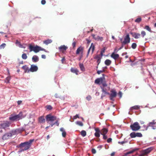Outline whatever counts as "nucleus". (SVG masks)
<instances>
[{"instance_id":"1","label":"nucleus","mask_w":156,"mask_h":156,"mask_svg":"<svg viewBox=\"0 0 156 156\" xmlns=\"http://www.w3.org/2000/svg\"><path fill=\"white\" fill-rule=\"evenodd\" d=\"M21 130L19 129H17L14 131H12V133H8L5 134L2 136V138L5 140L8 139L11 137L12 135H15L16 134L21 133Z\"/></svg>"},{"instance_id":"2","label":"nucleus","mask_w":156,"mask_h":156,"mask_svg":"<svg viewBox=\"0 0 156 156\" xmlns=\"http://www.w3.org/2000/svg\"><path fill=\"white\" fill-rule=\"evenodd\" d=\"M101 87L102 92L101 98L102 99L106 95H110V94L108 92L110 88L107 86V85L105 83H103V86Z\"/></svg>"},{"instance_id":"3","label":"nucleus","mask_w":156,"mask_h":156,"mask_svg":"<svg viewBox=\"0 0 156 156\" xmlns=\"http://www.w3.org/2000/svg\"><path fill=\"white\" fill-rule=\"evenodd\" d=\"M29 48L30 49V51H34L36 53L39 52L40 51H46V50L45 49L37 45L34 46L32 45H30L29 46Z\"/></svg>"},{"instance_id":"4","label":"nucleus","mask_w":156,"mask_h":156,"mask_svg":"<svg viewBox=\"0 0 156 156\" xmlns=\"http://www.w3.org/2000/svg\"><path fill=\"white\" fill-rule=\"evenodd\" d=\"M46 120L48 123L50 124V123H53V121L56 120V118L55 116L49 114L47 115Z\"/></svg>"},{"instance_id":"5","label":"nucleus","mask_w":156,"mask_h":156,"mask_svg":"<svg viewBox=\"0 0 156 156\" xmlns=\"http://www.w3.org/2000/svg\"><path fill=\"white\" fill-rule=\"evenodd\" d=\"M130 127L134 131H136L140 128V126L137 122H135L133 124L131 125Z\"/></svg>"},{"instance_id":"6","label":"nucleus","mask_w":156,"mask_h":156,"mask_svg":"<svg viewBox=\"0 0 156 156\" xmlns=\"http://www.w3.org/2000/svg\"><path fill=\"white\" fill-rule=\"evenodd\" d=\"M122 44L124 45L129 43L130 42V38L129 34H127L124 38V41H122V39H120Z\"/></svg>"},{"instance_id":"7","label":"nucleus","mask_w":156,"mask_h":156,"mask_svg":"<svg viewBox=\"0 0 156 156\" xmlns=\"http://www.w3.org/2000/svg\"><path fill=\"white\" fill-rule=\"evenodd\" d=\"M20 146L22 147L23 148L22 150H21V151L24 150H27L29 149L30 147V145L28 144H27V142H25L23 143H21L20 144Z\"/></svg>"},{"instance_id":"8","label":"nucleus","mask_w":156,"mask_h":156,"mask_svg":"<svg viewBox=\"0 0 156 156\" xmlns=\"http://www.w3.org/2000/svg\"><path fill=\"white\" fill-rule=\"evenodd\" d=\"M105 78L104 77H100L97 79L95 81V83L97 84H103L105 83Z\"/></svg>"},{"instance_id":"9","label":"nucleus","mask_w":156,"mask_h":156,"mask_svg":"<svg viewBox=\"0 0 156 156\" xmlns=\"http://www.w3.org/2000/svg\"><path fill=\"white\" fill-rule=\"evenodd\" d=\"M130 136L131 138H134L136 137H141L142 136V134L140 133L133 132L130 134Z\"/></svg>"},{"instance_id":"10","label":"nucleus","mask_w":156,"mask_h":156,"mask_svg":"<svg viewBox=\"0 0 156 156\" xmlns=\"http://www.w3.org/2000/svg\"><path fill=\"white\" fill-rule=\"evenodd\" d=\"M94 45L93 43H92L91 44L90 47L89 48L88 50L87 56H88L89 53L91 51V54H92L93 53V51L94 50Z\"/></svg>"},{"instance_id":"11","label":"nucleus","mask_w":156,"mask_h":156,"mask_svg":"<svg viewBox=\"0 0 156 156\" xmlns=\"http://www.w3.org/2000/svg\"><path fill=\"white\" fill-rule=\"evenodd\" d=\"M111 93L110 94V99L112 100L113 98L115 97L117 93L114 90H112L111 91Z\"/></svg>"},{"instance_id":"12","label":"nucleus","mask_w":156,"mask_h":156,"mask_svg":"<svg viewBox=\"0 0 156 156\" xmlns=\"http://www.w3.org/2000/svg\"><path fill=\"white\" fill-rule=\"evenodd\" d=\"M153 149V147H150L147 148V149L143 150L142 151V152L144 155L150 153Z\"/></svg>"},{"instance_id":"13","label":"nucleus","mask_w":156,"mask_h":156,"mask_svg":"<svg viewBox=\"0 0 156 156\" xmlns=\"http://www.w3.org/2000/svg\"><path fill=\"white\" fill-rule=\"evenodd\" d=\"M9 123L7 121H6L3 122L1 124V128L5 129L9 126Z\"/></svg>"},{"instance_id":"14","label":"nucleus","mask_w":156,"mask_h":156,"mask_svg":"<svg viewBox=\"0 0 156 156\" xmlns=\"http://www.w3.org/2000/svg\"><path fill=\"white\" fill-rule=\"evenodd\" d=\"M38 69L37 67L34 65H31L30 69V71L32 72L36 71Z\"/></svg>"},{"instance_id":"15","label":"nucleus","mask_w":156,"mask_h":156,"mask_svg":"<svg viewBox=\"0 0 156 156\" xmlns=\"http://www.w3.org/2000/svg\"><path fill=\"white\" fill-rule=\"evenodd\" d=\"M92 35L93 38L96 40L102 41V37H100L98 35L92 34Z\"/></svg>"},{"instance_id":"16","label":"nucleus","mask_w":156,"mask_h":156,"mask_svg":"<svg viewBox=\"0 0 156 156\" xmlns=\"http://www.w3.org/2000/svg\"><path fill=\"white\" fill-rule=\"evenodd\" d=\"M16 116L17 120H19L24 117L23 116L22 113L21 112H20L19 114L16 115Z\"/></svg>"},{"instance_id":"17","label":"nucleus","mask_w":156,"mask_h":156,"mask_svg":"<svg viewBox=\"0 0 156 156\" xmlns=\"http://www.w3.org/2000/svg\"><path fill=\"white\" fill-rule=\"evenodd\" d=\"M111 57L114 59H116L119 57V55L118 54H115L114 52L112 53L111 55Z\"/></svg>"},{"instance_id":"18","label":"nucleus","mask_w":156,"mask_h":156,"mask_svg":"<svg viewBox=\"0 0 156 156\" xmlns=\"http://www.w3.org/2000/svg\"><path fill=\"white\" fill-rule=\"evenodd\" d=\"M16 46L19 47L20 48H25V46H24L23 45L21 44L20 43L18 40L16 41Z\"/></svg>"},{"instance_id":"19","label":"nucleus","mask_w":156,"mask_h":156,"mask_svg":"<svg viewBox=\"0 0 156 156\" xmlns=\"http://www.w3.org/2000/svg\"><path fill=\"white\" fill-rule=\"evenodd\" d=\"M60 131L62 132V135L63 137H65L66 135V133L63 128H61L60 129Z\"/></svg>"},{"instance_id":"20","label":"nucleus","mask_w":156,"mask_h":156,"mask_svg":"<svg viewBox=\"0 0 156 156\" xmlns=\"http://www.w3.org/2000/svg\"><path fill=\"white\" fill-rule=\"evenodd\" d=\"M32 60L33 62H36L38 61L39 58L37 56L34 55L32 58Z\"/></svg>"},{"instance_id":"21","label":"nucleus","mask_w":156,"mask_h":156,"mask_svg":"<svg viewBox=\"0 0 156 156\" xmlns=\"http://www.w3.org/2000/svg\"><path fill=\"white\" fill-rule=\"evenodd\" d=\"M108 131V130L107 129L103 128L101 130V133L102 135H105L107 133Z\"/></svg>"},{"instance_id":"22","label":"nucleus","mask_w":156,"mask_h":156,"mask_svg":"<svg viewBox=\"0 0 156 156\" xmlns=\"http://www.w3.org/2000/svg\"><path fill=\"white\" fill-rule=\"evenodd\" d=\"M132 34L133 36L136 39L139 38L140 35L139 34L136 33H132Z\"/></svg>"},{"instance_id":"23","label":"nucleus","mask_w":156,"mask_h":156,"mask_svg":"<svg viewBox=\"0 0 156 156\" xmlns=\"http://www.w3.org/2000/svg\"><path fill=\"white\" fill-rule=\"evenodd\" d=\"M71 71L72 72L75 73L76 75L78 74V73L79 72V71L77 69H74L73 68H71Z\"/></svg>"},{"instance_id":"24","label":"nucleus","mask_w":156,"mask_h":156,"mask_svg":"<svg viewBox=\"0 0 156 156\" xmlns=\"http://www.w3.org/2000/svg\"><path fill=\"white\" fill-rule=\"evenodd\" d=\"M9 119L11 121L17 120L16 115H12L9 117Z\"/></svg>"},{"instance_id":"25","label":"nucleus","mask_w":156,"mask_h":156,"mask_svg":"<svg viewBox=\"0 0 156 156\" xmlns=\"http://www.w3.org/2000/svg\"><path fill=\"white\" fill-rule=\"evenodd\" d=\"M67 48V47L64 45L61 46L59 48V49L62 51L66 50Z\"/></svg>"},{"instance_id":"26","label":"nucleus","mask_w":156,"mask_h":156,"mask_svg":"<svg viewBox=\"0 0 156 156\" xmlns=\"http://www.w3.org/2000/svg\"><path fill=\"white\" fill-rule=\"evenodd\" d=\"M83 50V48L82 47H80L77 48L76 51V54H78Z\"/></svg>"},{"instance_id":"27","label":"nucleus","mask_w":156,"mask_h":156,"mask_svg":"<svg viewBox=\"0 0 156 156\" xmlns=\"http://www.w3.org/2000/svg\"><path fill=\"white\" fill-rule=\"evenodd\" d=\"M39 121L40 123H43L45 122V119L43 116H41L39 118Z\"/></svg>"},{"instance_id":"28","label":"nucleus","mask_w":156,"mask_h":156,"mask_svg":"<svg viewBox=\"0 0 156 156\" xmlns=\"http://www.w3.org/2000/svg\"><path fill=\"white\" fill-rule=\"evenodd\" d=\"M52 42V41L51 39H48L43 41V43L44 44L47 45L51 43Z\"/></svg>"},{"instance_id":"29","label":"nucleus","mask_w":156,"mask_h":156,"mask_svg":"<svg viewBox=\"0 0 156 156\" xmlns=\"http://www.w3.org/2000/svg\"><path fill=\"white\" fill-rule=\"evenodd\" d=\"M111 61L109 59L106 60L105 62V64L107 66L111 64Z\"/></svg>"},{"instance_id":"30","label":"nucleus","mask_w":156,"mask_h":156,"mask_svg":"<svg viewBox=\"0 0 156 156\" xmlns=\"http://www.w3.org/2000/svg\"><path fill=\"white\" fill-rule=\"evenodd\" d=\"M156 123V122H155L154 120L152 121V122H150L148 125V126H152L153 125H155Z\"/></svg>"},{"instance_id":"31","label":"nucleus","mask_w":156,"mask_h":156,"mask_svg":"<svg viewBox=\"0 0 156 156\" xmlns=\"http://www.w3.org/2000/svg\"><path fill=\"white\" fill-rule=\"evenodd\" d=\"M79 66H80V69L82 71H84L85 69H84V66H83V64H81V63H80V65H79Z\"/></svg>"},{"instance_id":"32","label":"nucleus","mask_w":156,"mask_h":156,"mask_svg":"<svg viewBox=\"0 0 156 156\" xmlns=\"http://www.w3.org/2000/svg\"><path fill=\"white\" fill-rule=\"evenodd\" d=\"M81 134L84 137L86 135V132L84 130H82L81 132Z\"/></svg>"},{"instance_id":"33","label":"nucleus","mask_w":156,"mask_h":156,"mask_svg":"<svg viewBox=\"0 0 156 156\" xmlns=\"http://www.w3.org/2000/svg\"><path fill=\"white\" fill-rule=\"evenodd\" d=\"M10 79V76H9L6 77L5 80V82L7 83H8L9 82V81Z\"/></svg>"},{"instance_id":"34","label":"nucleus","mask_w":156,"mask_h":156,"mask_svg":"<svg viewBox=\"0 0 156 156\" xmlns=\"http://www.w3.org/2000/svg\"><path fill=\"white\" fill-rule=\"evenodd\" d=\"M76 124L80 126H82L83 125L82 122L80 121H78L76 122Z\"/></svg>"},{"instance_id":"35","label":"nucleus","mask_w":156,"mask_h":156,"mask_svg":"<svg viewBox=\"0 0 156 156\" xmlns=\"http://www.w3.org/2000/svg\"><path fill=\"white\" fill-rule=\"evenodd\" d=\"M27 55L25 53L23 54L22 55V58L23 59H26L27 58Z\"/></svg>"},{"instance_id":"36","label":"nucleus","mask_w":156,"mask_h":156,"mask_svg":"<svg viewBox=\"0 0 156 156\" xmlns=\"http://www.w3.org/2000/svg\"><path fill=\"white\" fill-rule=\"evenodd\" d=\"M140 108V106L138 105H136L134 106L133 107H132L130 109H139Z\"/></svg>"},{"instance_id":"37","label":"nucleus","mask_w":156,"mask_h":156,"mask_svg":"<svg viewBox=\"0 0 156 156\" xmlns=\"http://www.w3.org/2000/svg\"><path fill=\"white\" fill-rule=\"evenodd\" d=\"M144 29L150 32L151 31V28L148 26H146L145 27Z\"/></svg>"},{"instance_id":"38","label":"nucleus","mask_w":156,"mask_h":156,"mask_svg":"<svg viewBox=\"0 0 156 156\" xmlns=\"http://www.w3.org/2000/svg\"><path fill=\"white\" fill-rule=\"evenodd\" d=\"M100 133H101V132H95L94 133L95 136L97 137H99L100 136Z\"/></svg>"},{"instance_id":"39","label":"nucleus","mask_w":156,"mask_h":156,"mask_svg":"<svg viewBox=\"0 0 156 156\" xmlns=\"http://www.w3.org/2000/svg\"><path fill=\"white\" fill-rule=\"evenodd\" d=\"M6 44L5 43H3L0 46V48L1 49H3L5 47Z\"/></svg>"},{"instance_id":"40","label":"nucleus","mask_w":156,"mask_h":156,"mask_svg":"<svg viewBox=\"0 0 156 156\" xmlns=\"http://www.w3.org/2000/svg\"><path fill=\"white\" fill-rule=\"evenodd\" d=\"M146 34L145 32L144 31H142L141 32V35L143 37H144L145 35Z\"/></svg>"},{"instance_id":"41","label":"nucleus","mask_w":156,"mask_h":156,"mask_svg":"<svg viewBox=\"0 0 156 156\" xmlns=\"http://www.w3.org/2000/svg\"><path fill=\"white\" fill-rule=\"evenodd\" d=\"M136 47V44L135 43H133L132 45V48L133 49H135Z\"/></svg>"},{"instance_id":"42","label":"nucleus","mask_w":156,"mask_h":156,"mask_svg":"<svg viewBox=\"0 0 156 156\" xmlns=\"http://www.w3.org/2000/svg\"><path fill=\"white\" fill-rule=\"evenodd\" d=\"M56 124V125L57 126H58V125H59V123H58V121H56V122H55V123H50V125H51V126L52 127L54 125V124Z\"/></svg>"},{"instance_id":"43","label":"nucleus","mask_w":156,"mask_h":156,"mask_svg":"<svg viewBox=\"0 0 156 156\" xmlns=\"http://www.w3.org/2000/svg\"><path fill=\"white\" fill-rule=\"evenodd\" d=\"M34 141V139H31L29 140V141L27 142V144H28L30 146L31 144L32 143L33 141Z\"/></svg>"},{"instance_id":"44","label":"nucleus","mask_w":156,"mask_h":156,"mask_svg":"<svg viewBox=\"0 0 156 156\" xmlns=\"http://www.w3.org/2000/svg\"><path fill=\"white\" fill-rule=\"evenodd\" d=\"M141 18L139 17L137 18L135 20V22L139 23L141 21Z\"/></svg>"},{"instance_id":"45","label":"nucleus","mask_w":156,"mask_h":156,"mask_svg":"<svg viewBox=\"0 0 156 156\" xmlns=\"http://www.w3.org/2000/svg\"><path fill=\"white\" fill-rule=\"evenodd\" d=\"M133 151L132 150L128 152H127V153H126V154H125V156H126V155L129 154H132V153H133Z\"/></svg>"},{"instance_id":"46","label":"nucleus","mask_w":156,"mask_h":156,"mask_svg":"<svg viewBox=\"0 0 156 156\" xmlns=\"http://www.w3.org/2000/svg\"><path fill=\"white\" fill-rule=\"evenodd\" d=\"M46 108L47 109L49 110H51L52 108V107L50 105H48L46 106Z\"/></svg>"},{"instance_id":"47","label":"nucleus","mask_w":156,"mask_h":156,"mask_svg":"<svg viewBox=\"0 0 156 156\" xmlns=\"http://www.w3.org/2000/svg\"><path fill=\"white\" fill-rule=\"evenodd\" d=\"M91 98V97L90 95H88L86 97L88 101H90V100Z\"/></svg>"},{"instance_id":"48","label":"nucleus","mask_w":156,"mask_h":156,"mask_svg":"<svg viewBox=\"0 0 156 156\" xmlns=\"http://www.w3.org/2000/svg\"><path fill=\"white\" fill-rule=\"evenodd\" d=\"M94 129H95V131L96 132H101L100 129H99L98 128H95Z\"/></svg>"},{"instance_id":"49","label":"nucleus","mask_w":156,"mask_h":156,"mask_svg":"<svg viewBox=\"0 0 156 156\" xmlns=\"http://www.w3.org/2000/svg\"><path fill=\"white\" fill-rule=\"evenodd\" d=\"M77 118H79V116L78 115L76 114V115L73 116V119H75Z\"/></svg>"},{"instance_id":"50","label":"nucleus","mask_w":156,"mask_h":156,"mask_svg":"<svg viewBox=\"0 0 156 156\" xmlns=\"http://www.w3.org/2000/svg\"><path fill=\"white\" fill-rule=\"evenodd\" d=\"M126 141H122V142L119 141V142H118V143L119 144H123L126 143Z\"/></svg>"},{"instance_id":"51","label":"nucleus","mask_w":156,"mask_h":156,"mask_svg":"<svg viewBox=\"0 0 156 156\" xmlns=\"http://www.w3.org/2000/svg\"><path fill=\"white\" fill-rule=\"evenodd\" d=\"M103 71H104V70H98L97 71V73L98 74H100L101 73H102Z\"/></svg>"},{"instance_id":"52","label":"nucleus","mask_w":156,"mask_h":156,"mask_svg":"<svg viewBox=\"0 0 156 156\" xmlns=\"http://www.w3.org/2000/svg\"><path fill=\"white\" fill-rule=\"evenodd\" d=\"M46 3V1L45 0H42L41 1V3L42 5H44Z\"/></svg>"},{"instance_id":"53","label":"nucleus","mask_w":156,"mask_h":156,"mask_svg":"<svg viewBox=\"0 0 156 156\" xmlns=\"http://www.w3.org/2000/svg\"><path fill=\"white\" fill-rule=\"evenodd\" d=\"M103 138L105 140L107 138V136L106 135H103Z\"/></svg>"},{"instance_id":"54","label":"nucleus","mask_w":156,"mask_h":156,"mask_svg":"<svg viewBox=\"0 0 156 156\" xmlns=\"http://www.w3.org/2000/svg\"><path fill=\"white\" fill-rule=\"evenodd\" d=\"M92 152L93 154H95L96 153V150L94 149H92Z\"/></svg>"},{"instance_id":"55","label":"nucleus","mask_w":156,"mask_h":156,"mask_svg":"<svg viewBox=\"0 0 156 156\" xmlns=\"http://www.w3.org/2000/svg\"><path fill=\"white\" fill-rule=\"evenodd\" d=\"M112 140V139L111 138H108L107 140V142L108 143H110V142H111Z\"/></svg>"},{"instance_id":"56","label":"nucleus","mask_w":156,"mask_h":156,"mask_svg":"<svg viewBox=\"0 0 156 156\" xmlns=\"http://www.w3.org/2000/svg\"><path fill=\"white\" fill-rule=\"evenodd\" d=\"M151 127H152V129H156V126H155V125H153L152 126H151Z\"/></svg>"},{"instance_id":"57","label":"nucleus","mask_w":156,"mask_h":156,"mask_svg":"<svg viewBox=\"0 0 156 156\" xmlns=\"http://www.w3.org/2000/svg\"><path fill=\"white\" fill-rule=\"evenodd\" d=\"M119 96L120 98H121L122 97V93L121 92H119Z\"/></svg>"},{"instance_id":"58","label":"nucleus","mask_w":156,"mask_h":156,"mask_svg":"<svg viewBox=\"0 0 156 156\" xmlns=\"http://www.w3.org/2000/svg\"><path fill=\"white\" fill-rule=\"evenodd\" d=\"M41 57L45 59L46 58V56L45 55H41Z\"/></svg>"},{"instance_id":"59","label":"nucleus","mask_w":156,"mask_h":156,"mask_svg":"<svg viewBox=\"0 0 156 156\" xmlns=\"http://www.w3.org/2000/svg\"><path fill=\"white\" fill-rule=\"evenodd\" d=\"M22 102V101H18L17 102V103L19 105H20V104H21V103Z\"/></svg>"},{"instance_id":"60","label":"nucleus","mask_w":156,"mask_h":156,"mask_svg":"<svg viewBox=\"0 0 156 156\" xmlns=\"http://www.w3.org/2000/svg\"><path fill=\"white\" fill-rule=\"evenodd\" d=\"M140 122L141 124H144V122L143 121H140Z\"/></svg>"},{"instance_id":"61","label":"nucleus","mask_w":156,"mask_h":156,"mask_svg":"<svg viewBox=\"0 0 156 156\" xmlns=\"http://www.w3.org/2000/svg\"><path fill=\"white\" fill-rule=\"evenodd\" d=\"M143 127H144V128H146V130H147L148 126H146V125H144L143 126Z\"/></svg>"},{"instance_id":"62","label":"nucleus","mask_w":156,"mask_h":156,"mask_svg":"<svg viewBox=\"0 0 156 156\" xmlns=\"http://www.w3.org/2000/svg\"><path fill=\"white\" fill-rule=\"evenodd\" d=\"M76 45V43L75 42H73V47H74Z\"/></svg>"},{"instance_id":"63","label":"nucleus","mask_w":156,"mask_h":156,"mask_svg":"<svg viewBox=\"0 0 156 156\" xmlns=\"http://www.w3.org/2000/svg\"><path fill=\"white\" fill-rule=\"evenodd\" d=\"M65 60V58H63L62 59V63H63L64 61Z\"/></svg>"},{"instance_id":"64","label":"nucleus","mask_w":156,"mask_h":156,"mask_svg":"<svg viewBox=\"0 0 156 156\" xmlns=\"http://www.w3.org/2000/svg\"><path fill=\"white\" fill-rule=\"evenodd\" d=\"M115 154V153L113 152V153H111V156H113Z\"/></svg>"}]
</instances>
